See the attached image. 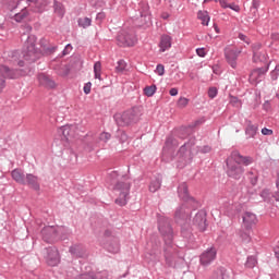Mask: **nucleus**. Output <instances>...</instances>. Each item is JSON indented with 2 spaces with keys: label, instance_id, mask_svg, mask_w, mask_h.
<instances>
[{
  "label": "nucleus",
  "instance_id": "41",
  "mask_svg": "<svg viewBox=\"0 0 279 279\" xmlns=\"http://www.w3.org/2000/svg\"><path fill=\"white\" fill-rule=\"evenodd\" d=\"M92 88H93V83H90V82L86 83L83 87L85 95H90Z\"/></svg>",
  "mask_w": 279,
  "mask_h": 279
},
{
  "label": "nucleus",
  "instance_id": "20",
  "mask_svg": "<svg viewBox=\"0 0 279 279\" xmlns=\"http://www.w3.org/2000/svg\"><path fill=\"white\" fill-rule=\"evenodd\" d=\"M25 182H26V184L32 186V189H34L35 191L40 190V184H38V177H36L34 174H26V181Z\"/></svg>",
  "mask_w": 279,
  "mask_h": 279
},
{
  "label": "nucleus",
  "instance_id": "19",
  "mask_svg": "<svg viewBox=\"0 0 279 279\" xmlns=\"http://www.w3.org/2000/svg\"><path fill=\"white\" fill-rule=\"evenodd\" d=\"M27 16H29V10L27 9V7H25L21 10V12L14 14L13 21L15 23H23V21H25Z\"/></svg>",
  "mask_w": 279,
  "mask_h": 279
},
{
  "label": "nucleus",
  "instance_id": "27",
  "mask_svg": "<svg viewBox=\"0 0 279 279\" xmlns=\"http://www.w3.org/2000/svg\"><path fill=\"white\" fill-rule=\"evenodd\" d=\"M23 0H2V3L4 5H8L9 10L11 12H14L19 8V3H21Z\"/></svg>",
  "mask_w": 279,
  "mask_h": 279
},
{
  "label": "nucleus",
  "instance_id": "6",
  "mask_svg": "<svg viewBox=\"0 0 279 279\" xmlns=\"http://www.w3.org/2000/svg\"><path fill=\"white\" fill-rule=\"evenodd\" d=\"M215 258H217V248L211 246L201 254V265H203V267H208V265H210Z\"/></svg>",
  "mask_w": 279,
  "mask_h": 279
},
{
  "label": "nucleus",
  "instance_id": "18",
  "mask_svg": "<svg viewBox=\"0 0 279 279\" xmlns=\"http://www.w3.org/2000/svg\"><path fill=\"white\" fill-rule=\"evenodd\" d=\"M159 47L161 52H165L168 49H171V36L169 35L161 36Z\"/></svg>",
  "mask_w": 279,
  "mask_h": 279
},
{
  "label": "nucleus",
  "instance_id": "50",
  "mask_svg": "<svg viewBox=\"0 0 279 279\" xmlns=\"http://www.w3.org/2000/svg\"><path fill=\"white\" fill-rule=\"evenodd\" d=\"M104 19H106V13L105 12L97 13L96 21L101 23V21H104Z\"/></svg>",
  "mask_w": 279,
  "mask_h": 279
},
{
  "label": "nucleus",
  "instance_id": "3",
  "mask_svg": "<svg viewBox=\"0 0 279 279\" xmlns=\"http://www.w3.org/2000/svg\"><path fill=\"white\" fill-rule=\"evenodd\" d=\"M37 38L35 35H27V39L24 43L23 48V58L26 62H36V60H40L43 58V52L36 48Z\"/></svg>",
  "mask_w": 279,
  "mask_h": 279
},
{
  "label": "nucleus",
  "instance_id": "15",
  "mask_svg": "<svg viewBox=\"0 0 279 279\" xmlns=\"http://www.w3.org/2000/svg\"><path fill=\"white\" fill-rule=\"evenodd\" d=\"M159 232H161V234L163 236H167V239L169 241H171V239H173V229L171 228V225L169 222H159Z\"/></svg>",
  "mask_w": 279,
  "mask_h": 279
},
{
  "label": "nucleus",
  "instance_id": "59",
  "mask_svg": "<svg viewBox=\"0 0 279 279\" xmlns=\"http://www.w3.org/2000/svg\"><path fill=\"white\" fill-rule=\"evenodd\" d=\"M144 17L147 19L146 23L149 25V23H151V16L145 14Z\"/></svg>",
  "mask_w": 279,
  "mask_h": 279
},
{
  "label": "nucleus",
  "instance_id": "34",
  "mask_svg": "<svg viewBox=\"0 0 279 279\" xmlns=\"http://www.w3.org/2000/svg\"><path fill=\"white\" fill-rule=\"evenodd\" d=\"M19 56V52H12V62L13 64H17V66H25V61L19 60L16 57Z\"/></svg>",
  "mask_w": 279,
  "mask_h": 279
},
{
  "label": "nucleus",
  "instance_id": "26",
  "mask_svg": "<svg viewBox=\"0 0 279 279\" xmlns=\"http://www.w3.org/2000/svg\"><path fill=\"white\" fill-rule=\"evenodd\" d=\"M178 193L181 199H189V186L186 185V183H182L179 186Z\"/></svg>",
  "mask_w": 279,
  "mask_h": 279
},
{
  "label": "nucleus",
  "instance_id": "21",
  "mask_svg": "<svg viewBox=\"0 0 279 279\" xmlns=\"http://www.w3.org/2000/svg\"><path fill=\"white\" fill-rule=\"evenodd\" d=\"M245 134L250 138H254L256 134H258V125L253 124L252 122H247L246 129H245Z\"/></svg>",
  "mask_w": 279,
  "mask_h": 279
},
{
  "label": "nucleus",
  "instance_id": "53",
  "mask_svg": "<svg viewBox=\"0 0 279 279\" xmlns=\"http://www.w3.org/2000/svg\"><path fill=\"white\" fill-rule=\"evenodd\" d=\"M94 71H101V62H96L94 64Z\"/></svg>",
  "mask_w": 279,
  "mask_h": 279
},
{
  "label": "nucleus",
  "instance_id": "33",
  "mask_svg": "<svg viewBox=\"0 0 279 279\" xmlns=\"http://www.w3.org/2000/svg\"><path fill=\"white\" fill-rule=\"evenodd\" d=\"M156 85L146 86L144 88V95H146V97H154V95H156Z\"/></svg>",
  "mask_w": 279,
  "mask_h": 279
},
{
  "label": "nucleus",
  "instance_id": "28",
  "mask_svg": "<svg viewBox=\"0 0 279 279\" xmlns=\"http://www.w3.org/2000/svg\"><path fill=\"white\" fill-rule=\"evenodd\" d=\"M78 27H83V29H86V27H90L93 20L89 17H80L77 20Z\"/></svg>",
  "mask_w": 279,
  "mask_h": 279
},
{
  "label": "nucleus",
  "instance_id": "5",
  "mask_svg": "<svg viewBox=\"0 0 279 279\" xmlns=\"http://www.w3.org/2000/svg\"><path fill=\"white\" fill-rule=\"evenodd\" d=\"M41 256H44L47 265L50 267H57V265H60V253L58 252V248L53 246L44 248L41 251Z\"/></svg>",
  "mask_w": 279,
  "mask_h": 279
},
{
  "label": "nucleus",
  "instance_id": "23",
  "mask_svg": "<svg viewBox=\"0 0 279 279\" xmlns=\"http://www.w3.org/2000/svg\"><path fill=\"white\" fill-rule=\"evenodd\" d=\"M253 62L255 64L267 62V53L265 51L253 53Z\"/></svg>",
  "mask_w": 279,
  "mask_h": 279
},
{
  "label": "nucleus",
  "instance_id": "13",
  "mask_svg": "<svg viewBox=\"0 0 279 279\" xmlns=\"http://www.w3.org/2000/svg\"><path fill=\"white\" fill-rule=\"evenodd\" d=\"M179 158L183 165H190L191 160H193V154L191 153L189 146H181L179 149Z\"/></svg>",
  "mask_w": 279,
  "mask_h": 279
},
{
  "label": "nucleus",
  "instance_id": "8",
  "mask_svg": "<svg viewBox=\"0 0 279 279\" xmlns=\"http://www.w3.org/2000/svg\"><path fill=\"white\" fill-rule=\"evenodd\" d=\"M118 44L120 47H133L135 38L125 31H120L118 34Z\"/></svg>",
  "mask_w": 279,
  "mask_h": 279
},
{
  "label": "nucleus",
  "instance_id": "52",
  "mask_svg": "<svg viewBox=\"0 0 279 279\" xmlns=\"http://www.w3.org/2000/svg\"><path fill=\"white\" fill-rule=\"evenodd\" d=\"M219 1V3H220V5H221V8H229L230 7V4H228V1H226V0H218Z\"/></svg>",
  "mask_w": 279,
  "mask_h": 279
},
{
  "label": "nucleus",
  "instance_id": "47",
  "mask_svg": "<svg viewBox=\"0 0 279 279\" xmlns=\"http://www.w3.org/2000/svg\"><path fill=\"white\" fill-rule=\"evenodd\" d=\"M258 8H260V0H253V1H252L251 10H256V11H258Z\"/></svg>",
  "mask_w": 279,
  "mask_h": 279
},
{
  "label": "nucleus",
  "instance_id": "56",
  "mask_svg": "<svg viewBox=\"0 0 279 279\" xmlns=\"http://www.w3.org/2000/svg\"><path fill=\"white\" fill-rule=\"evenodd\" d=\"M202 153H203V154H208V153H210V146H204V147L202 148Z\"/></svg>",
  "mask_w": 279,
  "mask_h": 279
},
{
  "label": "nucleus",
  "instance_id": "22",
  "mask_svg": "<svg viewBox=\"0 0 279 279\" xmlns=\"http://www.w3.org/2000/svg\"><path fill=\"white\" fill-rule=\"evenodd\" d=\"M53 10L54 14H57V16H60V19H62L66 13V11L64 10V4H62V2H58V0L53 1Z\"/></svg>",
  "mask_w": 279,
  "mask_h": 279
},
{
  "label": "nucleus",
  "instance_id": "25",
  "mask_svg": "<svg viewBox=\"0 0 279 279\" xmlns=\"http://www.w3.org/2000/svg\"><path fill=\"white\" fill-rule=\"evenodd\" d=\"M197 19L202 21V25L208 26V23H210V15H208V11H198Z\"/></svg>",
  "mask_w": 279,
  "mask_h": 279
},
{
  "label": "nucleus",
  "instance_id": "29",
  "mask_svg": "<svg viewBox=\"0 0 279 279\" xmlns=\"http://www.w3.org/2000/svg\"><path fill=\"white\" fill-rule=\"evenodd\" d=\"M2 75L9 80H19L23 74L19 71H4Z\"/></svg>",
  "mask_w": 279,
  "mask_h": 279
},
{
  "label": "nucleus",
  "instance_id": "38",
  "mask_svg": "<svg viewBox=\"0 0 279 279\" xmlns=\"http://www.w3.org/2000/svg\"><path fill=\"white\" fill-rule=\"evenodd\" d=\"M111 137L110 133L107 132H102L99 135V141H101L102 143H108L109 138Z\"/></svg>",
  "mask_w": 279,
  "mask_h": 279
},
{
  "label": "nucleus",
  "instance_id": "37",
  "mask_svg": "<svg viewBox=\"0 0 279 279\" xmlns=\"http://www.w3.org/2000/svg\"><path fill=\"white\" fill-rule=\"evenodd\" d=\"M128 69V63L124 60L118 61V65L116 66V71H125Z\"/></svg>",
  "mask_w": 279,
  "mask_h": 279
},
{
  "label": "nucleus",
  "instance_id": "57",
  "mask_svg": "<svg viewBox=\"0 0 279 279\" xmlns=\"http://www.w3.org/2000/svg\"><path fill=\"white\" fill-rule=\"evenodd\" d=\"M156 71H165V65H162V64H157V65H156Z\"/></svg>",
  "mask_w": 279,
  "mask_h": 279
},
{
  "label": "nucleus",
  "instance_id": "11",
  "mask_svg": "<svg viewBox=\"0 0 279 279\" xmlns=\"http://www.w3.org/2000/svg\"><path fill=\"white\" fill-rule=\"evenodd\" d=\"M63 230L64 228L62 227H46L41 230V234L46 241H49V239H57L58 234Z\"/></svg>",
  "mask_w": 279,
  "mask_h": 279
},
{
  "label": "nucleus",
  "instance_id": "31",
  "mask_svg": "<svg viewBox=\"0 0 279 279\" xmlns=\"http://www.w3.org/2000/svg\"><path fill=\"white\" fill-rule=\"evenodd\" d=\"M210 279H228V276H226V271H223V269H218L213 272Z\"/></svg>",
  "mask_w": 279,
  "mask_h": 279
},
{
  "label": "nucleus",
  "instance_id": "30",
  "mask_svg": "<svg viewBox=\"0 0 279 279\" xmlns=\"http://www.w3.org/2000/svg\"><path fill=\"white\" fill-rule=\"evenodd\" d=\"M71 254H74V256H83L84 255V248L81 245H73L70 247Z\"/></svg>",
  "mask_w": 279,
  "mask_h": 279
},
{
  "label": "nucleus",
  "instance_id": "39",
  "mask_svg": "<svg viewBox=\"0 0 279 279\" xmlns=\"http://www.w3.org/2000/svg\"><path fill=\"white\" fill-rule=\"evenodd\" d=\"M263 48V45L260 43H256L252 45V51L253 53L260 52V49Z\"/></svg>",
  "mask_w": 279,
  "mask_h": 279
},
{
  "label": "nucleus",
  "instance_id": "14",
  "mask_svg": "<svg viewBox=\"0 0 279 279\" xmlns=\"http://www.w3.org/2000/svg\"><path fill=\"white\" fill-rule=\"evenodd\" d=\"M174 218L178 223H182V221H189V219H191V210L184 207H179L175 210Z\"/></svg>",
  "mask_w": 279,
  "mask_h": 279
},
{
  "label": "nucleus",
  "instance_id": "17",
  "mask_svg": "<svg viewBox=\"0 0 279 279\" xmlns=\"http://www.w3.org/2000/svg\"><path fill=\"white\" fill-rule=\"evenodd\" d=\"M75 130H77V126L75 125H65L61 128L62 135L64 136V138H66V141L75 136Z\"/></svg>",
  "mask_w": 279,
  "mask_h": 279
},
{
  "label": "nucleus",
  "instance_id": "10",
  "mask_svg": "<svg viewBox=\"0 0 279 279\" xmlns=\"http://www.w3.org/2000/svg\"><path fill=\"white\" fill-rule=\"evenodd\" d=\"M37 80L40 86L47 88L48 90H53V88H58V84H56V81H53V78L45 73H39Z\"/></svg>",
  "mask_w": 279,
  "mask_h": 279
},
{
  "label": "nucleus",
  "instance_id": "36",
  "mask_svg": "<svg viewBox=\"0 0 279 279\" xmlns=\"http://www.w3.org/2000/svg\"><path fill=\"white\" fill-rule=\"evenodd\" d=\"M256 257H248L245 263V267H247L248 269H254V267H256Z\"/></svg>",
  "mask_w": 279,
  "mask_h": 279
},
{
  "label": "nucleus",
  "instance_id": "58",
  "mask_svg": "<svg viewBox=\"0 0 279 279\" xmlns=\"http://www.w3.org/2000/svg\"><path fill=\"white\" fill-rule=\"evenodd\" d=\"M94 73H95L96 80H101V72L95 71Z\"/></svg>",
  "mask_w": 279,
  "mask_h": 279
},
{
  "label": "nucleus",
  "instance_id": "46",
  "mask_svg": "<svg viewBox=\"0 0 279 279\" xmlns=\"http://www.w3.org/2000/svg\"><path fill=\"white\" fill-rule=\"evenodd\" d=\"M196 53L199 58H206V48H197Z\"/></svg>",
  "mask_w": 279,
  "mask_h": 279
},
{
  "label": "nucleus",
  "instance_id": "1",
  "mask_svg": "<svg viewBox=\"0 0 279 279\" xmlns=\"http://www.w3.org/2000/svg\"><path fill=\"white\" fill-rule=\"evenodd\" d=\"M254 162V158L243 156L239 150H233L231 155L227 158V173L229 178H233L234 180H241L243 178V173H245L244 167H250Z\"/></svg>",
  "mask_w": 279,
  "mask_h": 279
},
{
  "label": "nucleus",
  "instance_id": "2",
  "mask_svg": "<svg viewBox=\"0 0 279 279\" xmlns=\"http://www.w3.org/2000/svg\"><path fill=\"white\" fill-rule=\"evenodd\" d=\"M111 179L113 193L118 196L116 204L118 206H125L128 204V196L130 195V182H126L128 179L119 175L117 172L111 173Z\"/></svg>",
  "mask_w": 279,
  "mask_h": 279
},
{
  "label": "nucleus",
  "instance_id": "45",
  "mask_svg": "<svg viewBox=\"0 0 279 279\" xmlns=\"http://www.w3.org/2000/svg\"><path fill=\"white\" fill-rule=\"evenodd\" d=\"M22 31H23V37L27 36V34H29L32 32V26H29V24H26V25L22 26Z\"/></svg>",
  "mask_w": 279,
  "mask_h": 279
},
{
  "label": "nucleus",
  "instance_id": "60",
  "mask_svg": "<svg viewBox=\"0 0 279 279\" xmlns=\"http://www.w3.org/2000/svg\"><path fill=\"white\" fill-rule=\"evenodd\" d=\"M61 77H68L69 76V72L63 71L59 74Z\"/></svg>",
  "mask_w": 279,
  "mask_h": 279
},
{
  "label": "nucleus",
  "instance_id": "54",
  "mask_svg": "<svg viewBox=\"0 0 279 279\" xmlns=\"http://www.w3.org/2000/svg\"><path fill=\"white\" fill-rule=\"evenodd\" d=\"M169 93H170L171 97H175V96H178V88H171Z\"/></svg>",
  "mask_w": 279,
  "mask_h": 279
},
{
  "label": "nucleus",
  "instance_id": "43",
  "mask_svg": "<svg viewBox=\"0 0 279 279\" xmlns=\"http://www.w3.org/2000/svg\"><path fill=\"white\" fill-rule=\"evenodd\" d=\"M71 51H73V46H71V44H68L62 51V56H69Z\"/></svg>",
  "mask_w": 279,
  "mask_h": 279
},
{
  "label": "nucleus",
  "instance_id": "64",
  "mask_svg": "<svg viewBox=\"0 0 279 279\" xmlns=\"http://www.w3.org/2000/svg\"><path fill=\"white\" fill-rule=\"evenodd\" d=\"M275 254H276V257H277L278 260H279V248L275 252Z\"/></svg>",
  "mask_w": 279,
  "mask_h": 279
},
{
  "label": "nucleus",
  "instance_id": "48",
  "mask_svg": "<svg viewBox=\"0 0 279 279\" xmlns=\"http://www.w3.org/2000/svg\"><path fill=\"white\" fill-rule=\"evenodd\" d=\"M229 9H230V10H233V12H241V7H239V5L235 4V3H230V4H229Z\"/></svg>",
  "mask_w": 279,
  "mask_h": 279
},
{
  "label": "nucleus",
  "instance_id": "62",
  "mask_svg": "<svg viewBox=\"0 0 279 279\" xmlns=\"http://www.w3.org/2000/svg\"><path fill=\"white\" fill-rule=\"evenodd\" d=\"M267 194H268L267 191H263V192H262V197H267Z\"/></svg>",
  "mask_w": 279,
  "mask_h": 279
},
{
  "label": "nucleus",
  "instance_id": "63",
  "mask_svg": "<svg viewBox=\"0 0 279 279\" xmlns=\"http://www.w3.org/2000/svg\"><path fill=\"white\" fill-rule=\"evenodd\" d=\"M231 101L233 102V104H239V99H236V98H231Z\"/></svg>",
  "mask_w": 279,
  "mask_h": 279
},
{
  "label": "nucleus",
  "instance_id": "7",
  "mask_svg": "<svg viewBox=\"0 0 279 279\" xmlns=\"http://www.w3.org/2000/svg\"><path fill=\"white\" fill-rule=\"evenodd\" d=\"M258 223V218L252 211H246L242 215V226L246 231L252 230Z\"/></svg>",
  "mask_w": 279,
  "mask_h": 279
},
{
  "label": "nucleus",
  "instance_id": "49",
  "mask_svg": "<svg viewBox=\"0 0 279 279\" xmlns=\"http://www.w3.org/2000/svg\"><path fill=\"white\" fill-rule=\"evenodd\" d=\"M262 134H264V136H271V134H274V131L267 128H264L262 129Z\"/></svg>",
  "mask_w": 279,
  "mask_h": 279
},
{
  "label": "nucleus",
  "instance_id": "51",
  "mask_svg": "<svg viewBox=\"0 0 279 279\" xmlns=\"http://www.w3.org/2000/svg\"><path fill=\"white\" fill-rule=\"evenodd\" d=\"M257 75H265V72L253 71V72L250 74V77H251V80H252V77H256Z\"/></svg>",
  "mask_w": 279,
  "mask_h": 279
},
{
  "label": "nucleus",
  "instance_id": "16",
  "mask_svg": "<svg viewBox=\"0 0 279 279\" xmlns=\"http://www.w3.org/2000/svg\"><path fill=\"white\" fill-rule=\"evenodd\" d=\"M11 177L14 180V182H17V184H26L25 181V173H23V170L21 169H14L11 172Z\"/></svg>",
  "mask_w": 279,
  "mask_h": 279
},
{
  "label": "nucleus",
  "instance_id": "35",
  "mask_svg": "<svg viewBox=\"0 0 279 279\" xmlns=\"http://www.w3.org/2000/svg\"><path fill=\"white\" fill-rule=\"evenodd\" d=\"M177 106L179 108H186L189 106V98L186 97H180L178 102H177Z\"/></svg>",
  "mask_w": 279,
  "mask_h": 279
},
{
  "label": "nucleus",
  "instance_id": "40",
  "mask_svg": "<svg viewBox=\"0 0 279 279\" xmlns=\"http://www.w3.org/2000/svg\"><path fill=\"white\" fill-rule=\"evenodd\" d=\"M217 88L216 87H210L208 89V97H210V99H215V97H217Z\"/></svg>",
  "mask_w": 279,
  "mask_h": 279
},
{
  "label": "nucleus",
  "instance_id": "42",
  "mask_svg": "<svg viewBox=\"0 0 279 279\" xmlns=\"http://www.w3.org/2000/svg\"><path fill=\"white\" fill-rule=\"evenodd\" d=\"M240 236L242 238V241H244V243H250V241H252V238L248 235V233L240 232Z\"/></svg>",
  "mask_w": 279,
  "mask_h": 279
},
{
  "label": "nucleus",
  "instance_id": "55",
  "mask_svg": "<svg viewBox=\"0 0 279 279\" xmlns=\"http://www.w3.org/2000/svg\"><path fill=\"white\" fill-rule=\"evenodd\" d=\"M5 88V80L0 78V93Z\"/></svg>",
  "mask_w": 279,
  "mask_h": 279
},
{
  "label": "nucleus",
  "instance_id": "12",
  "mask_svg": "<svg viewBox=\"0 0 279 279\" xmlns=\"http://www.w3.org/2000/svg\"><path fill=\"white\" fill-rule=\"evenodd\" d=\"M27 3L33 12H45V9L49 5V0H27Z\"/></svg>",
  "mask_w": 279,
  "mask_h": 279
},
{
  "label": "nucleus",
  "instance_id": "32",
  "mask_svg": "<svg viewBox=\"0 0 279 279\" xmlns=\"http://www.w3.org/2000/svg\"><path fill=\"white\" fill-rule=\"evenodd\" d=\"M161 184L162 183L159 179L151 181L149 185L150 193H156V191L160 189Z\"/></svg>",
  "mask_w": 279,
  "mask_h": 279
},
{
  "label": "nucleus",
  "instance_id": "24",
  "mask_svg": "<svg viewBox=\"0 0 279 279\" xmlns=\"http://www.w3.org/2000/svg\"><path fill=\"white\" fill-rule=\"evenodd\" d=\"M194 223H196V226H198V228L202 232H204V230H206V218H204V216H202V214H197L195 216Z\"/></svg>",
  "mask_w": 279,
  "mask_h": 279
},
{
  "label": "nucleus",
  "instance_id": "61",
  "mask_svg": "<svg viewBox=\"0 0 279 279\" xmlns=\"http://www.w3.org/2000/svg\"><path fill=\"white\" fill-rule=\"evenodd\" d=\"M109 252H112L113 254H117V252H119V245H117V246L114 247V250H110V248H109Z\"/></svg>",
  "mask_w": 279,
  "mask_h": 279
},
{
  "label": "nucleus",
  "instance_id": "9",
  "mask_svg": "<svg viewBox=\"0 0 279 279\" xmlns=\"http://www.w3.org/2000/svg\"><path fill=\"white\" fill-rule=\"evenodd\" d=\"M243 52L242 49H226L225 50V56L227 59L228 64L232 69H236V60L239 59V56Z\"/></svg>",
  "mask_w": 279,
  "mask_h": 279
},
{
  "label": "nucleus",
  "instance_id": "44",
  "mask_svg": "<svg viewBox=\"0 0 279 279\" xmlns=\"http://www.w3.org/2000/svg\"><path fill=\"white\" fill-rule=\"evenodd\" d=\"M238 38L241 39V40H242L243 43H245L246 45H250V43H252V41L248 39V37H246L245 34H243V33H240V34L238 35Z\"/></svg>",
  "mask_w": 279,
  "mask_h": 279
},
{
  "label": "nucleus",
  "instance_id": "4",
  "mask_svg": "<svg viewBox=\"0 0 279 279\" xmlns=\"http://www.w3.org/2000/svg\"><path fill=\"white\" fill-rule=\"evenodd\" d=\"M141 119V108L134 107L123 113H117L114 116L116 123L121 126L131 125V123H136Z\"/></svg>",
  "mask_w": 279,
  "mask_h": 279
}]
</instances>
